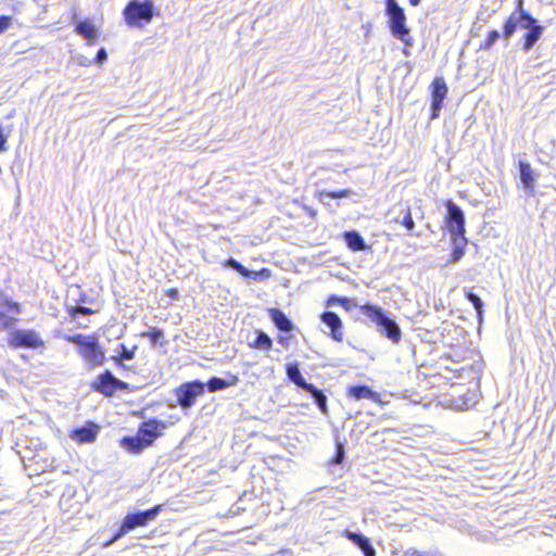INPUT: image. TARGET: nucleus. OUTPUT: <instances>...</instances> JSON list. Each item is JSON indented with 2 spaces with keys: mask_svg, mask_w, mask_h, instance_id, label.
I'll return each mask as SVG.
<instances>
[{
  "mask_svg": "<svg viewBox=\"0 0 556 556\" xmlns=\"http://www.w3.org/2000/svg\"><path fill=\"white\" fill-rule=\"evenodd\" d=\"M452 237H453V241H454V249L451 254L450 262L457 263L458 261H460V258L465 254V247L467 244V239L465 236H464V241H463V239H460L459 236H452Z\"/></svg>",
  "mask_w": 556,
  "mask_h": 556,
  "instance_id": "nucleus-26",
  "label": "nucleus"
},
{
  "mask_svg": "<svg viewBox=\"0 0 556 556\" xmlns=\"http://www.w3.org/2000/svg\"><path fill=\"white\" fill-rule=\"evenodd\" d=\"M237 383H238V377H236V376H229V379L212 377L207 381L206 387L210 392H216V391L224 390L228 387L236 386Z\"/></svg>",
  "mask_w": 556,
  "mask_h": 556,
  "instance_id": "nucleus-19",
  "label": "nucleus"
},
{
  "mask_svg": "<svg viewBox=\"0 0 556 556\" xmlns=\"http://www.w3.org/2000/svg\"><path fill=\"white\" fill-rule=\"evenodd\" d=\"M75 30L78 35H80L87 40V43L89 46L96 43L98 39V30L90 21L86 20L78 22L75 27Z\"/></svg>",
  "mask_w": 556,
  "mask_h": 556,
  "instance_id": "nucleus-16",
  "label": "nucleus"
},
{
  "mask_svg": "<svg viewBox=\"0 0 556 556\" xmlns=\"http://www.w3.org/2000/svg\"><path fill=\"white\" fill-rule=\"evenodd\" d=\"M141 337L149 338L152 345L164 346L166 344L164 340V331L157 328H151L150 331L141 333Z\"/></svg>",
  "mask_w": 556,
  "mask_h": 556,
  "instance_id": "nucleus-27",
  "label": "nucleus"
},
{
  "mask_svg": "<svg viewBox=\"0 0 556 556\" xmlns=\"http://www.w3.org/2000/svg\"><path fill=\"white\" fill-rule=\"evenodd\" d=\"M122 446L126 448L130 453L138 454L142 452L146 447L149 445L146 443V441L141 438V435L137 437H126L122 440Z\"/></svg>",
  "mask_w": 556,
  "mask_h": 556,
  "instance_id": "nucleus-22",
  "label": "nucleus"
},
{
  "mask_svg": "<svg viewBox=\"0 0 556 556\" xmlns=\"http://www.w3.org/2000/svg\"><path fill=\"white\" fill-rule=\"evenodd\" d=\"M64 339L77 346V353L86 363L88 368L93 369L103 365L104 351L96 336H85L83 333L66 334Z\"/></svg>",
  "mask_w": 556,
  "mask_h": 556,
  "instance_id": "nucleus-2",
  "label": "nucleus"
},
{
  "mask_svg": "<svg viewBox=\"0 0 556 556\" xmlns=\"http://www.w3.org/2000/svg\"><path fill=\"white\" fill-rule=\"evenodd\" d=\"M344 241L346 245L355 252L365 251L367 245L363 239V237L355 230L346 231L344 233Z\"/></svg>",
  "mask_w": 556,
  "mask_h": 556,
  "instance_id": "nucleus-21",
  "label": "nucleus"
},
{
  "mask_svg": "<svg viewBox=\"0 0 556 556\" xmlns=\"http://www.w3.org/2000/svg\"><path fill=\"white\" fill-rule=\"evenodd\" d=\"M10 308H11V309L16 311L17 313L20 312V306H18V304H17V303H12V304L10 305Z\"/></svg>",
  "mask_w": 556,
  "mask_h": 556,
  "instance_id": "nucleus-43",
  "label": "nucleus"
},
{
  "mask_svg": "<svg viewBox=\"0 0 556 556\" xmlns=\"http://www.w3.org/2000/svg\"><path fill=\"white\" fill-rule=\"evenodd\" d=\"M348 394L355 400L369 399L378 401L379 394L367 386H354L349 388Z\"/></svg>",
  "mask_w": 556,
  "mask_h": 556,
  "instance_id": "nucleus-20",
  "label": "nucleus"
},
{
  "mask_svg": "<svg viewBox=\"0 0 556 556\" xmlns=\"http://www.w3.org/2000/svg\"><path fill=\"white\" fill-rule=\"evenodd\" d=\"M402 212L404 213L402 220H400L399 218H395V222L401 223L407 229V231L412 233L415 228V223L412 217L410 210H409V207L406 206V207H403Z\"/></svg>",
  "mask_w": 556,
  "mask_h": 556,
  "instance_id": "nucleus-29",
  "label": "nucleus"
},
{
  "mask_svg": "<svg viewBox=\"0 0 556 556\" xmlns=\"http://www.w3.org/2000/svg\"><path fill=\"white\" fill-rule=\"evenodd\" d=\"M9 344L13 348L38 349L45 343L35 330H15L10 333Z\"/></svg>",
  "mask_w": 556,
  "mask_h": 556,
  "instance_id": "nucleus-11",
  "label": "nucleus"
},
{
  "mask_svg": "<svg viewBox=\"0 0 556 556\" xmlns=\"http://www.w3.org/2000/svg\"><path fill=\"white\" fill-rule=\"evenodd\" d=\"M311 394V396L314 399L315 404L320 409V412L324 415L328 414V406H327V396L324 394V392L319 389H317L314 384H312V389H308L306 391Z\"/></svg>",
  "mask_w": 556,
  "mask_h": 556,
  "instance_id": "nucleus-24",
  "label": "nucleus"
},
{
  "mask_svg": "<svg viewBox=\"0 0 556 556\" xmlns=\"http://www.w3.org/2000/svg\"><path fill=\"white\" fill-rule=\"evenodd\" d=\"M92 389L105 396H112L116 391H128L129 386L117 379L110 370H105L92 383Z\"/></svg>",
  "mask_w": 556,
  "mask_h": 556,
  "instance_id": "nucleus-8",
  "label": "nucleus"
},
{
  "mask_svg": "<svg viewBox=\"0 0 556 556\" xmlns=\"http://www.w3.org/2000/svg\"><path fill=\"white\" fill-rule=\"evenodd\" d=\"M168 296H170L172 299H177L178 296V291L176 289H172L168 291Z\"/></svg>",
  "mask_w": 556,
  "mask_h": 556,
  "instance_id": "nucleus-42",
  "label": "nucleus"
},
{
  "mask_svg": "<svg viewBox=\"0 0 556 556\" xmlns=\"http://www.w3.org/2000/svg\"><path fill=\"white\" fill-rule=\"evenodd\" d=\"M0 318L4 319V323H3L4 328H9L14 323V318H9L4 314H0Z\"/></svg>",
  "mask_w": 556,
  "mask_h": 556,
  "instance_id": "nucleus-41",
  "label": "nucleus"
},
{
  "mask_svg": "<svg viewBox=\"0 0 556 556\" xmlns=\"http://www.w3.org/2000/svg\"><path fill=\"white\" fill-rule=\"evenodd\" d=\"M205 384L199 380L181 384L176 390L178 404L182 408H189L194 404L198 396L204 393Z\"/></svg>",
  "mask_w": 556,
  "mask_h": 556,
  "instance_id": "nucleus-10",
  "label": "nucleus"
},
{
  "mask_svg": "<svg viewBox=\"0 0 556 556\" xmlns=\"http://www.w3.org/2000/svg\"><path fill=\"white\" fill-rule=\"evenodd\" d=\"M356 194L353 190L351 189H344V190H341V191H323L320 193L321 197H327V198H330V199H342V198H349L351 195H354Z\"/></svg>",
  "mask_w": 556,
  "mask_h": 556,
  "instance_id": "nucleus-32",
  "label": "nucleus"
},
{
  "mask_svg": "<svg viewBox=\"0 0 556 556\" xmlns=\"http://www.w3.org/2000/svg\"><path fill=\"white\" fill-rule=\"evenodd\" d=\"M519 172H520V179L523 185V187L528 190H533L534 188V177L533 172L529 163L526 162H519Z\"/></svg>",
  "mask_w": 556,
  "mask_h": 556,
  "instance_id": "nucleus-23",
  "label": "nucleus"
},
{
  "mask_svg": "<svg viewBox=\"0 0 556 556\" xmlns=\"http://www.w3.org/2000/svg\"><path fill=\"white\" fill-rule=\"evenodd\" d=\"M517 28L525 29L522 50L528 52L541 38L544 27L523 9V0L517 1L516 10L504 24L503 37L509 39Z\"/></svg>",
  "mask_w": 556,
  "mask_h": 556,
  "instance_id": "nucleus-1",
  "label": "nucleus"
},
{
  "mask_svg": "<svg viewBox=\"0 0 556 556\" xmlns=\"http://www.w3.org/2000/svg\"><path fill=\"white\" fill-rule=\"evenodd\" d=\"M154 5L151 1L131 0L124 10L125 21L129 26L141 27L151 22Z\"/></svg>",
  "mask_w": 556,
  "mask_h": 556,
  "instance_id": "nucleus-7",
  "label": "nucleus"
},
{
  "mask_svg": "<svg viewBox=\"0 0 556 556\" xmlns=\"http://www.w3.org/2000/svg\"><path fill=\"white\" fill-rule=\"evenodd\" d=\"M344 536L358 547L362 546L365 540L367 539V536H365L364 534L356 533L350 530L344 531Z\"/></svg>",
  "mask_w": 556,
  "mask_h": 556,
  "instance_id": "nucleus-33",
  "label": "nucleus"
},
{
  "mask_svg": "<svg viewBox=\"0 0 556 556\" xmlns=\"http://www.w3.org/2000/svg\"><path fill=\"white\" fill-rule=\"evenodd\" d=\"M361 312L376 325L380 333L384 334L393 343L400 342L402 334L400 326L393 318L386 314L381 307L365 304L361 306Z\"/></svg>",
  "mask_w": 556,
  "mask_h": 556,
  "instance_id": "nucleus-4",
  "label": "nucleus"
},
{
  "mask_svg": "<svg viewBox=\"0 0 556 556\" xmlns=\"http://www.w3.org/2000/svg\"><path fill=\"white\" fill-rule=\"evenodd\" d=\"M351 301L349 299H345V298H339L337 295H331L329 299H328V302L327 304L328 305H333L336 303H340L342 304L343 306H345V308L348 309L349 308V303Z\"/></svg>",
  "mask_w": 556,
  "mask_h": 556,
  "instance_id": "nucleus-37",
  "label": "nucleus"
},
{
  "mask_svg": "<svg viewBox=\"0 0 556 556\" xmlns=\"http://www.w3.org/2000/svg\"><path fill=\"white\" fill-rule=\"evenodd\" d=\"M278 342H279V343H281V344H285V343H286V339H285V338H282V337H280V338L278 339Z\"/></svg>",
  "mask_w": 556,
  "mask_h": 556,
  "instance_id": "nucleus-45",
  "label": "nucleus"
},
{
  "mask_svg": "<svg viewBox=\"0 0 556 556\" xmlns=\"http://www.w3.org/2000/svg\"><path fill=\"white\" fill-rule=\"evenodd\" d=\"M165 428V422L159 421L156 419H150L140 426L138 434L141 435V438L150 446L153 441L161 435V431Z\"/></svg>",
  "mask_w": 556,
  "mask_h": 556,
  "instance_id": "nucleus-13",
  "label": "nucleus"
},
{
  "mask_svg": "<svg viewBox=\"0 0 556 556\" xmlns=\"http://www.w3.org/2000/svg\"><path fill=\"white\" fill-rule=\"evenodd\" d=\"M408 1H409L410 5L417 7V5H419L421 0H408Z\"/></svg>",
  "mask_w": 556,
  "mask_h": 556,
  "instance_id": "nucleus-44",
  "label": "nucleus"
},
{
  "mask_svg": "<svg viewBox=\"0 0 556 556\" xmlns=\"http://www.w3.org/2000/svg\"><path fill=\"white\" fill-rule=\"evenodd\" d=\"M500 38V33L497 30H491L489 33V36L485 40L484 48L489 49L491 48Z\"/></svg>",
  "mask_w": 556,
  "mask_h": 556,
  "instance_id": "nucleus-36",
  "label": "nucleus"
},
{
  "mask_svg": "<svg viewBox=\"0 0 556 556\" xmlns=\"http://www.w3.org/2000/svg\"><path fill=\"white\" fill-rule=\"evenodd\" d=\"M344 458V446L341 443H337V454L334 456L333 463L341 464Z\"/></svg>",
  "mask_w": 556,
  "mask_h": 556,
  "instance_id": "nucleus-39",
  "label": "nucleus"
},
{
  "mask_svg": "<svg viewBox=\"0 0 556 556\" xmlns=\"http://www.w3.org/2000/svg\"><path fill=\"white\" fill-rule=\"evenodd\" d=\"M447 214L445 223L452 236H459L464 240L465 236V216L462 208L453 201L446 203Z\"/></svg>",
  "mask_w": 556,
  "mask_h": 556,
  "instance_id": "nucleus-9",
  "label": "nucleus"
},
{
  "mask_svg": "<svg viewBox=\"0 0 556 556\" xmlns=\"http://www.w3.org/2000/svg\"><path fill=\"white\" fill-rule=\"evenodd\" d=\"M226 266L229 267V268L235 269L236 271L241 274L243 277H248L249 278L253 274L251 270L245 268L243 265H241L238 261H236L232 257H230L229 260L226 261Z\"/></svg>",
  "mask_w": 556,
  "mask_h": 556,
  "instance_id": "nucleus-31",
  "label": "nucleus"
},
{
  "mask_svg": "<svg viewBox=\"0 0 556 556\" xmlns=\"http://www.w3.org/2000/svg\"><path fill=\"white\" fill-rule=\"evenodd\" d=\"M91 314H92L91 308L86 307V306L78 305V306L73 307L71 309V315L73 317H76L77 315L88 316V315H91Z\"/></svg>",
  "mask_w": 556,
  "mask_h": 556,
  "instance_id": "nucleus-35",
  "label": "nucleus"
},
{
  "mask_svg": "<svg viewBox=\"0 0 556 556\" xmlns=\"http://www.w3.org/2000/svg\"><path fill=\"white\" fill-rule=\"evenodd\" d=\"M361 312L376 325L380 333L384 334L393 343L400 342L402 334L400 326L393 318L386 314L381 307L365 304L361 306Z\"/></svg>",
  "mask_w": 556,
  "mask_h": 556,
  "instance_id": "nucleus-3",
  "label": "nucleus"
},
{
  "mask_svg": "<svg viewBox=\"0 0 556 556\" xmlns=\"http://www.w3.org/2000/svg\"><path fill=\"white\" fill-rule=\"evenodd\" d=\"M432 92H431V118L434 119L439 117L440 111L443 106V101L447 93V87L442 77H437L432 85Z\"/></svg>",
  "mask_w": 556,
  "mask_h": 556,
  "instance_id": "nucleus-12",
  "label": "nucleus"
},
{
  "mask_svg": "<svg viewBox=\"0 0 556 556\" xmlns=\"http://www.w3.org/2000/svg\"><path fill=\"white\" fill-rule=\"evenodd\" d=\"M359 549L363 552L364 556H376V551L371 545L369 539L367 538Z\"/></svg>",
  "mask_w": 556,
  "mask_h": 556,
  "instance_id": "nucleus-34",
  "label": "nucleus"
},
{
  "mask_svg": "<svg viewBox=\"0 0 556 556\" xmlns=\"http://www.w3.org/2000/svg\"><path fill=\"white\" fill-rule=\"evenodd\" d=\"M268 313L271 321L280 331L290 332L293 329L291 320L282 311L278 308H270Z\"/></svg>",
  "mask_w": 556,
  "mask_h": 556,
  "instance_id": "nucleus-18",
  "label": "nucleus"
},
{
  "mask_svg": "<svg viewBox=\"0 0 556 556\" xmlns=\"http://www.w3.org/2000/svg\"><path fill=\"white\" fill-rule=\"evenodd\" d=\"M162 510V505H156L148 510L138 511L135 514H128L122 523L119 531L105 544V546H111L118 539L124 536L127 532L134 530L138 527H143L148 525L150 521H153Z\"/></svg>",
  "mask_w": 556,
  "mask_h": 556,
  "instance_id": "nucleus-6",
  "label": "nucleus"
},
{
  "mask_svg": "<svg viewBox=\"0 0 556 556\" xmlns=\"http://www.w3.org/2000/svg\"><path fill=\"white\" fill-rule=\"evenodd\" d=\"M323 323L330 329V336L336 341H342V321L340 317L333 312H325L320 316Z\"/></svg>",
  "mask_w": 556,
  "mask_h": 556,
  "instance_id": "nucleus-14",
  "label": "nucleus"
},
{
  "mask_svg": "<svg viewBox=\"0 0 556 556\" xmlns=\"http://www.w3.org/2000/svg\"><path fill=\"white\" fill-rule=\"evenodd\" d=\"M466 299L473 305V307L477 312L478 318L481 320L482 313H483V302L480 299V296H478L477 294H475L472 292H467Z\"/></svg>",
  "mask_w": 556,
  "mask_h": 556,
  "instance_id": "nucleus-30",
  "label": "nucleus"
},
{
  "mask_svg": "<svg viewBox=\"0 0 556 556\" xmlns=\"http://www.w3.org/2000/svg\"><path fill=\"white\" fill-rule=\"evenodd\" d=\"M108 59V53L104 48H101L97 52L96 61L99 64H102Z\"/></svg>",
  "mask_w": 556,
  "mask_h": 556,
  "instance_id": "nucleus-40",
  "label": "nucleus"
},
{
  "mask_svg": "<svg viewBox=\"0 0 556 556\" xmlns=\"http://www.w3.org/2000/svg\"><path fill=\"white\" fill-rule=\"evenodd\" d=\"M98 434V426L89 424L81 428L75 429L72 434V439L79 443H91L96 440Z\"/></svg>",
  "mask_w": 556,
  "mask_h": 556,
  "instance_id": "nucleus-15",
  "label": "nucleus"
},
{
  "mask_svg": "<svg viewBox=\"0 0 556 556\" xmlns=\"http://www.w3.org/2000/svg\"><path fill=\"white\" fill-rule=\"evenodd\" d=\"M137 346H134L132 350H128L124 344L121 345V354L119 356H113V361L116 363L117 366L125 368V364L123 363V359L131 361L135 357V350Z\"/></svg>",
  "mask_w": 556,
  "mask_h": 556,
  "instance_id": "nucleus-28",
  "label": "nucleus"
},
{
  "mask_svg": "<svg viewBox=\"0 0 556 556\" xmlns=\"http://www.w3.org/2000/svg\"><path fill=\"white\" fill-rule=\"evenodd\" d=\"M250 346L258 350L269 351L273 346V341L267 333L262 330L255 332V339Z\"/></svg>",
  "mask_w": 556,
  "mask_h": 556,
  "instance_id": "nucleus-25",
  "label": "nucleus"
},
{
  "mask_svg": "<svg viewBox=\"0 0 556 556\" xmlns=\"http://www.w3.org/2000/svg\"><path fill=\"white\" fill-rule=\"evenodd\" d=\"M286 374L291 382H293L296 387L301 388L305 392L308 389H312V383H307L303 378L298 363L288 364L286 367Z\"/></svg>",
  "mask_w": 556,
  "mask_h": 556,
  "instance_id": "nucleus-17",
  "label": "nucleus"
},
{
  "mask_svg": "<svg viewBox=\"0 0 556 556\" xmlns=\"http://www.w3.org/2000/svg\"><path fill=\"white\" fill-rule=\"evenodd\" d=\"M12 24V17L8 15L0 16V34L5 31Z\"/></svg>",
  "mask_w": 556,
  "mask_h": 556,
  "instance_id": "nucleus-38",
  "label": "nucleus"
},
{
  "mask_svg": "<svg viewBox=\"0 0 556 556\" xmlns=\"http://www.w3.org/2000/svg\"><path fill=\"white\" fill-rule=\"evenodd\" d=\"M386 14L389 17V27L393 37L406 46H412L413 38L409 28L406 26V15L396 0H386Z\"/></svg>",
  "mask_w": 556,
  "mask_h": 556,
  "instance_id": "nucleus-5",
  "label": "nucleus"
}]
</instances>
